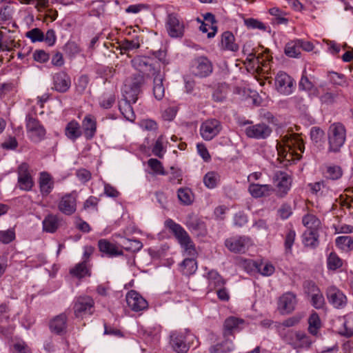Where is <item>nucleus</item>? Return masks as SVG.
Wrapping results in <instances>:
<instances>
[{
    "instance_id": "1",
    "label": "nucleus",
    "mask_w": 353,
    "mask_h": 353,
    "mask_svg": "<svg viewBox=\"0 0 353 353\" xmlns=\"http://www.w3.org/2000/svg\"><path fill=\"white\" fill-rule=\"evenodd\" d=\"M165 225L173 233L181 246L184 249L185 253L190 256V258L185 259L181 263L183 274L185 275L194 274L197 269L196 261L194 257L196 256L197 253L190 236L179 224L172 219L165 221Z\"/></svg>"
},
{
    "instance_id": "2",
    "label": "nucleus",
    "mask_w": 353,
    "mask_h": 353,
    "mask_svg": "<svg viewBox=\"0 0 353 353\" xmlns=\"http://www.w3.org/2000/svg\"><path fill=\"white\" fill-rule=\"evenodd\" d=\"M281 137L283 146L281 143L276 145L279 158H283L288 162L299 160L301 154L297 153L296 150H299L301 152L304 151V144L299 134L287 132Z\"/></svg>"
},
{
    "instance_id": "3",
    "label": "nucleus",
    "mask_w": 353,
    "mask_h": 353,
    "mask_svg": "<svg viewBox=\"0 0 353 353\" xmlns=\"http://www.w3.org/2000/svg\"><path fill=\"white\" fill-rule=\"evenodd\" d=\"M145 75L134 73L127 78L124 83V97L133 103H136L138 95L142 92V88L145 84Z\"/></svg>"
},
{
    "instance_id": "4",
    "label": "nucleus",
    "mask_w": 353,
    "mask_h": 353,
    "mask_svg": "<svg viewBox=\"0 0 353 353\" xmlns=\"http://www.w3.org/2000/svg\"><path fill=\"white\" fill-rule=\"evenodd\" d=\"M329 150L337 152L344 144L345 141V129L340 123H334L330 125L328 131Z\"/></svg>"
},
{
    "instance_id": "5",
    "label": "nucleus",
    "mask_w": 353,
    "mask_h": 353,
    "mask_svg": "<svg viewBox=\"0 0 353 353\" xmlns=\"http://www.w3.org/2000/svg\"><path fill=\"white\" fill-rule=\"evenodd\" d=\"M132 65L141 72L148 73L155 75L157 72L160 71V65L159 62L153 58L146 56H136L131 60Z\"/></svg>"
},
{
    "instance_id": "6",
    "label": "nucleus",
    "mask_w": 353,
    "mask_h": 353,
    "mask_svg": "<svg viewBox=\"0 0 353 353\" xmlns=\"http://www.w3.org/2000/svg\"><path fill=\"white\" fill-rule=\"evenodd\" d=\"M190 70L192 75L199 78H204L212 74L213 65L208 57L201 56L192 61Z\"/></svg>"
},
{
    "instance_id": "7",
    "label": "nucleus",
    "mask_w": 353,
    "mask_h": 353,
    "mask_svg": "<svg viewBox=\"0 0 353 353\" xmlns=\"http://www.w3.org/2000/svg\"><path fill=\"white\" fill-rule=\"evenodd\" d=\"M94 300L88 296H79L74 303L73 310L77 318H83L87 314H91L94 310Z\"/></svg>"
},
{
    "instance_id": "8",
    "label": "nucleus",
    "mask_w": 353,
    "mask_h": 353,
    "mask_svg": "<svg viewBox=\"0 0 353 353\" xmlns=\"http://www.w3.org/2000/svg\"><path fill=\"white\" fill-rule=\"evenodd\" d=\"M221 122L216 119H209L202 123L200 128V134L205 141H210L221 130Z\"/></svg>"
},
{
    "instance_id": "9",
    "label": "nucleus",
    "mask_w": 353,
    "mask_h": 353,
    "mask_svg": "<svg viewBox=\"0 0 353 353\" xmlns=\"http://www.w3.org/2000/svg\"><path fill=\"white\" fill-rule=\"evenodd\" d=\"M272 180L276 187V194L280 197L284 196L290 188L291 176L285 172L276 171Z\"/></svg>"
},
{
    "instance_id": "10",
    "label": "nucleus",
    "mask_w": 353,
    "mask_h": 353,
    "mask_svg": "<svg viewBox=\"0 0 353 353\" xmlns=\"http://www.w3.org/2000/svg\"><path fill=\"white\" fill-rule=\"evenodd\" d=\"M19 188L25 191H30L34 185V181L30 172V167L27 163H22L17 169Z\"/></svg>"
},
{
    "instance_id": "11",
    "label": "nucleus",
    "mask_w": 353,
    "mask_h": 353,
    "mask_svg": "<svg viewBox=\"0 0 353 353\" xmlns=\"http://www.w3.org/2000/svg\"><path fill=\"white\" fill-rule=\"evenodd\" d=\"M26 128L31 139L34 142L40 141L46 135V130L39 121L30 116L26 118Z\"/></svg>"
},
{
    "instance_id": "12",
    "label": "nucleus",
    "mask_w": 353,
    "mask_h": 353,
    "mask_svg": "<svg viewBox=\"0 0 353 353\" xmlns=\"http://www.w3.org/2000/svg\"><path fill=\"white\" fill-rule=\"evenodd\" d=\"M166 28L171 37H182L184 34V23L175 14H170L168 16Z\"/></svg>"
},
{
    "instance_id": "13",
    "label": "nucleus",
    "mask_w": 353,
    "mask_h": 353,
    "mask_svg": "<svg viewBox=\"0 0 353 353\" xmlns=\"http://www.w3.org/2000/svg\"><path fill=\"white\" fill-rule=\"evenodd\" d=\"M325 294L329 303L335 308H343L347 304L346 296L334 285L327 288Z\"/></svg>"
},
{
    "instance_id": "14",
    "label": "nucleus",
    "mask_w": 353,
    "mask_h": 353,
    "mask_svg": "<svg viewBox=\"0 0 353 353\" xmlns=\"http://www.w3.org/2000/svg\"><path fill=\"white\" fill-rule=\"evenodd\" d=\"M245 132L249 138L265 139L270 135L272 129L267 124L262 123L248 126L245 128Z\"/></svg>"
},
{
    "instance_id": "15",
    "label": "nucleus",
    "mask_w": 353,
    "mask_h": 353,
    "mask_svg": "<svg viewBox=\"0 0 353 353\" xmlns=\"http://www.w3.org/2000/svg\"><path fill=\"white\" fill-rule=\"evenodd\" d=\"M275 84L280 93L288 95L292 92L294 81L287 73L281 71L276 77Z\"/></svg>"
},
{
    "instance_id": "16",
    "label": "nucleus",
    "mask_w": 353,
    "mask_h": 353,
    "mask_svg": "<svg viewBox=\"0 0 353 353\" xmlns=\"http://www.w3.org/2000/svg\"><path fill=\"white\" fill-rule=\"evenodd\" d=\"M126 302L128 307L134 312L143 310L148 306L146 300L134 290H130L128 292Z\"/></svg>"
},
{
    "instance_id": "17",
    "label": "nucleus",
    "mask_w": 353,
    "mask_h": 353,
    "mask_svg": "<svg viewBox=\"0 0 353 353\" xmlns=\"http://www.w3.org/2000/svg\"><path fill=\"white\" fill-rule=\"evenodd\" d=\"M58 209L65 215H72L77 210V198L73 194H66L61 197Z\"/></svg>"
},
{
    "instance_id": "18",
    "label": "nucleus",
    "mask_w": 353,
    "mask_h": 353,
    "mask_svg": "<svg viewBox=\"0 0 353 353\" xmlns=\"http://www.w3.org/2000/svg\"><path fill=\"white\" fill-rule=\"evenodd\" d=\"M296 302L295 294L287 292L279 298L278 309L281 314H289L295 309Z\"/></svg>"
},
{
    "instance_id": "19",
    "label": "nucleus",
    "mask_w": 353,
    "mask_h": 353,
    "mask_svg": "<svg viewBox=\"0 0 353 353\" xmlns=\"http://www.w3.org/2000/svg\"><path fill=\"white\" fill-rule=\"evenodd\" d=\"M225 245L232 252H245L249 247L250 239L245 236L230 238L225 241Z\"/></svg>"
},
{
    "instance_id": "20",
    "label": "nucleus",
    "mask_w": 353,
    "mask_h": 353,
    "mask_svg": "<svg viewBox=\"0 0 353 353\" xmlns=\"http://www.w3.org/2000/svg\"><path fill=\"white\" fill-rule=\"evenodd\" d=\"M53 85L57 91L65 92L70 87V78L65 72H57L53 76Z\"/></svg>"
},
{
    "instance_id": "21",
    "label": "nucleus",
    "mask_w": 353,
    "mask_h": 353,
    "mask_svg": "<svg viewBox=\"0 0 353 353\" xmlns=\"http://www.w3.org/2000/svg\"><path fill=\"white\" fill-rule=\"evenodd\" d=\"M13 33L14 32L10 30L8 33L0 32V52L5 50L10 52L20 46V44L15 41Z\"/></svg>"
},
{
    "instance_id": "22",
    "label": "nucleus",
    "mask_w": 353,
    "mask_h": 353,
    "mask_svg": "<svg viewBox=\"0 0 353 353\" xmlns=\"http://www.w3.org/2000/svg\"><path fill=\"white\" fill-rule=\"evenodd\" d=\"M268 50H265L264 52L256 53L255 49H252L251 52H249L246 58V61L250 63L257 64V68H259L261 66L267 67L269 62L271 61V58L268 54Z\"/></svg>"
},
{
    "instance_id": "23",
    "label": "nucleus",
    "mask_w": 353,
    "mask_h": 353,
    "mask_svg": "<svg viewBox=\"0 0 353 353\" xmlns=\"http://www.w3.org/2000/svg\"><path fill=\"white\" fill-rule=\"evenodd\" d=\"M172 346L178 353H186L189 350V345L186 343V336L184 333H173L171 335Z\"/></svg>"
},
{
    "instance_id": "24",
    "label": "nucleus",
    "mask_w": 353,
    "mask_h": 353,
    "mask_svg": "<svg viewBox=\"0 0 353 353\" xmlns=\"http://www.w3.org/2000/svg\"><path fill=\"white\" fill-rule=\"evenodd\" d=\"M98 247L100 252L110 257L123 254L121 250L107 239H100L98 241Z\"/></svg>"
},
{
    "instance_id": "25",
    "label": "nucleus",
    "mask_w": 353,
    "mask_h": 353,
    "mask_svg": "<svg viewBox=\"0 0 353 353\" xmlns=\"http://www.w3.org/2000/svg\"><path fill=\"white\" fill-rule=\"evenodd\" d=\"M39 184L43 196L48 195L54 188V181L50 174L46 172L40 174Z\"/></svg>"
},
{
    "instance_id": "26",
    "label": "nucleus",
    "mask_w": 353,
    "mask_h": 353,
    "mask_svg": "<svg viewBox=\"0 0 353 353\" xmlns=\"http://www.w3.org/2000/svg\"><path fill=\"white\" fill-rule=\"evenodd\" d=\"M82 127L86 139H92L97 131V122L93 117L90 114L85 116L82 121Z\"/></svg>"
},
{
    "instance_id": "27",
    "label": "nucleus",
    "mask_w": 353,
    "mask_h": 353,
    "mask_svg": "<svg viewBox=\"0 0 353 353\" xmlns=\"http://www.w3.org/2000/svg\"><path fill=\"white\" fill-rule=\"evenodd\" d=\"M248 191L253 197L259 198L269 196L274 189L270 185L251 183L249 185Z\"/></svg>"
},
{
    "instance_id": "28",
    "label": "nucleus",
    "mask_w": 353,
    "mask_h": 353,
    "mask_svg": "<svg viewBox=\"0 0 353 353\" xmlns=\"http://www.w3.org/2000/svg\"><path fill=\"white\" fill-rule=\"evenodd\" d=\"M188 229L197 236H203L206 234L204 222L194 216H190L186 223Z\"/></svg>"
},
{
    "instance_id": "29",
    "label": "nucleus",
    "mask_w": 353,
    "mask_h": 353,
    "mask_svg": "<svg viewBox=\"0 0 353 353\" xmlns=\"http://www.w3.org/2000/svg\"><path fill=\"white\" fill-rule=\"evenodd\" d=\"M153 76V94L157 100H161L165 95V88L163 83L164 74H161L159 71Z\"/></svg>"
},
{
    "instance_id": "30",
    "label": "nucleus",
    "mask_w": 353,
    "mask_h": 353,
    "mask_svg": "<svg viewBox=\"0 0 353 353\" xmlns=\"http://www.w3.org/2000/svg\"><path fill=\"white\" fill-rule=\"evenodd\" d=\"M221 46L222 49L232 52H236L239 50V45L235 43L234 34L229 31L222 34Z\"/></svg>"
},
{
    "instance_id": "31",
    "label": "nucleus",
    "mask_w": 353,
    "mask_h": 353,
    "mask_svg": "<svg viewBox=\"0 0 353 353\" xmlns=\"http://www.w3.org/2000/svg\"><path fill=\"white\" fill-rule=\"evenodd\" d=\"M42 223L43 231L54 233L59 227L60 219L57 215L50 214L45 217Z\"/></svg>"
},
{
    "instance_id": "32",
    "label": "nucleus",
    "mask_w": 353,
    "mask_h": 353,
    "mask_svg": "<svg viewBox=\"0 0 353 353\" xmlns=\"http://www.w3.org/2000/svg\"><path fill=\"white\" fill-rule=\"evenodd\" d=\"M66 322L67 316L65 314H61L50 321V330L57 334H61L66 329Z\"/></svg>"
},
{
    "instance_id": "33",
    "label": "nucleus",
    "mask_w": 353,
    "mask_h": 353,
    "mask_svg": "<svg viewBox=\"0 0 353 353\" xmlns=\"http://www.w3.org/2000/svg\"><path fill=\"white\" fill-rule=\"evenodd\" d=\"M65 136L70 140L75 141L82 134L81 126L75 120L70 121L65 129Z\"/></svg>"
},
{
    "instance_id": "34",
    "label": "nucleus",
    "mask_w": 353,
    "mask_h": 353,
    "mask_svg": "<svg viewBox=\"0 0 353 353\" xmlns=\"http://www.w3.org/2000/svg\"><path fill=\"white\" fill-rule=\"evenodd\" d=\"M243 320L240 319L234 316L229 317L225 319L224 322V330L223 335L225 338H228V336L232 334V332L238 329V326L239 323H243Z\"/></svg>"
},
{
    "instance_id": "35",
    "label": "nucleus",
    "mask_w": 353,
    "mask_h": 353,
    "mask_svg": "<svg viewBox=\"0 0 353 353\" xmlns=\"http://www.w3.org/2000/svg\"><path fill=\"white\" fill-rule=\"evenodd\" d=\"M294 347H309L312 343L310 337L303 332H296L294 334Z\"/></svg>"
},
{
    "instance_id": "36",
    "label": "nucleus",
    "mask_w": 353,
    "mask_h": 353,
    "mask_svg": "<svg viewBox=\"0 0 353 353\" xmlns=\"http://www.w3.org/2000/svg\"><path fill=\"white\" fill-rule=\"evenodd\" d=\"M179 200L183 205H190L193 202V194L190 188H181L177 191Z\"/></svg>"
},
{
    "instance_id": "37",
    "label": "nucleus",
    "mask_w": 353,
    "mask_h": 353,
    "mask_svg": "<svg viewBox=\"0 0 353 353\" xmlns=\"http://www.w3.org/2000/svg\"><path fill=\"white\" fill-rule=\"evenodd\" d=\"M336 245L341 250L350 251L353 250V238L350 236H339L336 239Z\"/></svg>"
},
{
    "instance_id": "38",
    "label": "nucleus",
    "mask_w": 353,
    "mask_h": 353,
    "mask_svg": "<svg viewBox=\"0 0 353 353\" xmlns=\"http://www.w3.org/2000/svg\"><path fill=\"white\" fill-rule=\"evenodd\" d=\"M318 236L315 230L305 232L303 234V243L305 246L316 248L319 244Z\"/></svg>"
},
{
    "instance_id": "39",
    "label": "nucleus",
    "mask_w": 353,
    "mask_h": 353,
    "mask_svg": "<svg viewBox=\"0 0 353 353\" xmlns=\"http://www.w3.org/2000/svg\"><path fill=\"white\" fill-rule=\"evenodd\" d=\"M121 247L127 251L135 252L142 248L143 244L137 239H125L122 241Z\"/></svg>"
},
{
    "instance_id": "40",
    "label": "nucleus",
    "mask_w": 353,
    "mask_h": 353,
    "mask_svg": "<svg viewBox=\"0 0 353 353\" xmlns=\"http://www.w3.org/2000/svg\"><path fill=\"white\" fill-rule=\"evenodd\" d=\"M308 323L310 333L316 335L321 325L320 318L316 312H314L311 314L308 319Z\"/></svg>"
},
{
    "instance_id": "41",
    "label": "nucleus",
    "mask_w": 353,
    "mask_h": 353,
    "mask_svg": "<svg viewBox=\"0 0 353 353\" xmlns=\"http://www.w3.org/2000/svg\"><path fill=\"white\" fill-rule=\"evenodd\" d=\"M131 103H132V101H130L125 98V101L122 105H120L119 110L127 120L133 121L135 119V114Z\"/></svg>"
},
{
    "instance_id": "42",
    "label": "nucleus",
    "mask_w": 353,
    "mask_h": 353,
    "mask_svg": "<svg viewBox=\"0 0 353 353\" xmlns=\"http://www.w3.org/2000/svg\"><path fill=\"white\" fill-rule=\"evenodd\" d=\"M70 273L73 276L81 279L89 274V270L87 268L85 261H83L77 264L73 268L70 270Z\"/></svg>"
},
{
    "instance_id": "43",
    "label": "nucleus",
    "mask_w": 353,
    "mask_h": 353,
    "mask_svg": "<svg viewBox=\"0 0 353 353\" xmlns=\"http://www.w3.org/2000/svg\"><path fill=\"white\" fill-rule=\"evenodd\" d=\"M209 285L214 289L221 288L224 281L217 272L212 270L208 272Z\"/></svg>"
},
{
    "instance_id": "44",
    "label": "nucleus",
    "mask_w": 353,
    "mask_h": 353,
    "mask_svg": "<svg viewBox=\"0 0 353 353\" xmlns=\"http://www.w3.org/2000/svg\"><path fill=\"white\" fill-rule=\"evenodd\" d=\"M327 265L329 270H336L343 265V261L335 252H331L327 257Z\"/></svg>"
},
{
    "instance_id": "45",
    "label": "nucleus",
    "mask_w": 353,
    "mask_h": 353,
    "mask_svg": "<svg viewBox=\"0 0 353 353\" xmlns=\"http://www.w3.org/2000/svg\"><path fill=\"white\" fill-rule=\"evenodd\" d=\"M285 53L290 57H297L301 54L299 41L288 43L285 48Z\"/></svg>"
},
{
    "instance_id": "46",
    "label": "nucleus",
    "mask_w": 353,
    "mask_h": 353,
    "mask_svg": "<svg viewBox=\"0 0 353 353\" xmlns=\"http://www.w3.org/2000/svg\"><path fill=\"white\" fill-rule=\"evenodd\" d=\"M325 174L327 179L332 180H337L341 177L343 174V171L340 166L330 165L326 168Z\"/></svg>"
},
{
    "instance_id": "47",
    "label": "nucleus",
    "mask_w": 353,
    "mask_h": 353,
    "mask_svg": "<svg viewBox=\"0 0 353 353\" xmlns=\"http://www.w3.org/2000/svg\"><path fill=\"white\" fill-rule=\"evenodd\" d=\"M303 224L310 229V230H315L320 225V221L316 218V216L310 214H307L303 217Z\"/></svg>"
},
{
    "instance_id": "48",
    "label": "nucleus",
    "mask_w": 353,
    "mask_h": 353,
    "mask_svg": "<svg viewBox=\"0 0 353 353\" xmlns=\"http://www.w3.org/2000/svg\"><path fill=\"white\" fill-rule=\"evenodd\" d=\"M219 179V176L216 172H208L203 177V183L208 188H214L216 187Z\"/></svg>"
},
{
    "instance_id": "49",
    "label": "nucleus",
    "mask_w": 353,
    "mask_h": 353,
    "mask_svg": "<svg viewBox=\"0 0 353 353\" xmlns=\"http://www.w3.org/2000/svg\"><path fill=\"white\" fill-rule=\"evenodd\" d=\"M26 37L31 40L32 42H40L44 39L43 32L38 28H34L26 33Z\"/></svg>"
},
{
    "instance_id": "50",
    "label": "nucleus",
    "mask_w": 353,
    "mask_h": 353,
    "mask_svg": "<svg viewBox=\"0 0 353 353\" xmlns=\"http://www.w3.org/2000/svg\"><path fill=\"white\" fill-rule=\"evenodd\" d=\"M257 271L263 276H270L274 272V267L271 263H254Z\"/></svg>"
},
{
    "instance_id": "51",
    "label": "nucleus",
    "mask_w": 353,
    "mask_h": 353,
    "mask_svg": "<svg viewBox=\"0 0 353 353\" xmlns=\"http://www.w3.org/2000/svg\"><path fill=\"white\" fill-rule=\"evenodd\" d=\"M233 345L231 341L226 339L225 343H218L210 348V353H218L220 352H230L233 350Z\"/></svg>"
},
{
    "instance_id": "52",
    "label": "nucleus",
    "mask_w": 353,
    "mask_h": 353,
    "mask_svg": "<svg viewBox=\"0 0 353 353\" xmlns=\"http://www.w3.org/2000/svg\"><path fill=\"white\" fill-rule=\"evenodd\" d=\"M140 47V42L138 37L132 40L125 39L121 44V50L128 51L138 49Z\"/></svg>"
},
{
    "instance_id": "53",
    "label": "nucleus",
    "mask_w": 353,
    "mask_h": 353,
    "mask_svg": "<svg viewBox=\"0 0 353 353\" xmlns=\"http://www.w3.org/2000/svg\"><path fill=\"white\" fill-rule=\"evenodd\" d=\"M148 164L155 174L161 175L165 174L162 163L158 159H150L148 161Z\"/></svg>"
},
{
    "instance_id": "54",
    "label": "nucleus",
    "mask_w": 353,
    "mask_h": 353,
    "mask_svg": "<svg viewBox=\"0 0 353 353\" xmlns=\"http://www.w3.org/2000/svg\"><path fill=\"white\" fill-rule=\"evenodd\" d=\"M244 24L248 28L252 29H259L262 30H266V26L264 23L261 22L260 21L253 19L248 18L244 19Z\"/></svg>"
},
{
    "instance_id": "55",
    "label": "nucleus",
    "mask_w": 353,
    "mask_h": 353,
    "mask_svg": "<svg viewBox=\"0 0 353 353\" xmlns=\"http://www.w3.org/2000/svg\"><path fill=\"white\" fill-rule=\"evenodd\" d=\"M311 304L316 309H321L324 307L325 302L321 292L316 294H313V296H311Z\"/></svg>"
},
{
    "instance_id": "56",
    "label": "nucleus",
    "mask_w": 353,
    "mask_h": 353,
    "mask_svg": "<svg viewBox=\"0 0 353 353\" xmlns=\"http://www.w3.org/2000/svg\"><path fill=\"white\" fill-rule=\"evenodd\" d=\"M303 287L305 293H307L310 296H313V294H316L321 292L320 289L316 285V283L312 281H305Z\"/></svg>"
},
{
    "instance_id": "57",
    "label": "nucleus",
    "mask_w": 353,
    "mask_h": 353,
    "mask_svg": "<svg viewBox=\"0 0 353 353\" xmlns=\"http://www.w3.org/2000/svg\"><path fill=\"white\" fill-rule=\"evenodd\" d=\"M296 233L294 230H290L285 236V249L287 253L292 252V247L294 244Z\"/></svg>"
},
{
    "instance_id": "58",
    "label": "nucleus",
    "mask_w": 353,
    "mask_h": 353,
    "mask_svg": "<svg viewBox=\"0 0 353 353\" xmlns=\"http://www.w3.org/2000/svg\"><path fill=\"white\" fill-rule=\"evenodd\" d=\"M324 132L319 127H313L310 131L312 140L316 143L321 142L324 137Z\"/></svg>"
},
{
    "instance_id": "59",
    "label": "nucleus",
    "mask_w": 353,
    "mask_h": 353,
    "mask_svg": "<svg viewBox=\"0 0 353 353\" xmlns=\"http://www.w3.org/2000/svg\"><path fill=\"white\" fill-rule=\"evenodd\" d=\"M15 239V233L13 230L0 231V241L7 244Z\"/></svg>"
},
{
    "instance_id": "60",
    "label": "nucleus",
    "mask_w": 353,
    "mask_h": 353,
    "mask_svg": "<svg viewBox=\"0 0 353 353\" xmlns=\"http://www.w3.org/2000/svg\"><path fill=\"white\" fill-rule=\"evenodd\" d=\"M33 59L39 63H46L50 59V55L43 50H37L33 53Z\"/></svg>"
},
{
    "instance_id": "61",
    "label": "nucleus",
    "mask_w": 353,
    "mask_h": 353,
    "mask_svg": "<svg viewBox=\"0 0 353 353\" xmlns=\"http://www.w3.org/2000/svg\"><path fill=\"white\" fill-rule=\"evenodd\" d=\"M330 76L331 81L334 84H337L341 86L346 85L347 84L345 76L343 74L332 72L330 73Z\"/></svg>"
},
{
    "instance_id": "62",
    "label": "nucleus",
    "mask_w": 353,
    "mask_h": 353,
    "mask_svg": "<svg viewBox=\"0 0 353 353\" xmlns=\"http://www.w3.org/2000/svg\"><path fill=\"white\" fill-rule=\"evenodd\" d=\"M339 97V92H327L321 97V100L325 103H332L336 101Z\"/></svg>"
},
{
    "instance_id": "63",
    "label": "nucleus",
    "mask_w": 353,
    "mask_h": 353,
    "mask_svg": "<svg viewBox=\"0 0 353 353\" xmlns=\"http://www.w3.org/2000/svg\"><path fill=\"white\" fill-rule=\"evenodd\" d=\"M12 9L8 6H4L0 9V18L1 21H7L12 19Z\"/></svg>"
},
{
    "instance_id": "64",
    "label": "nucleus",
    "mask_w": 353,
    "mask_h": 353,
    "mask_svg": "<svg viewBox=\"0 0 353 353\" xmlns=\"http://www.w3.org/2000/svg\"><path fill=\"white\" fill-rule=\"evenodd\" d=\"M314 88L313 83L309 80V79L303 75L299 82V88L305 91H312Z\"/></svg>"
}]
</instances>
